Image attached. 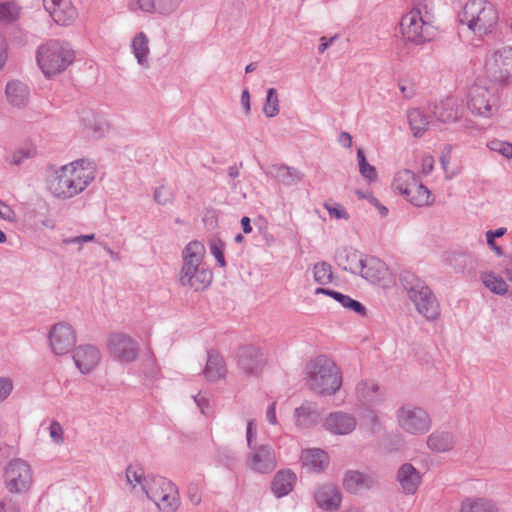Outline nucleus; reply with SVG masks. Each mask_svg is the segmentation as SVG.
Returning a JSON list of instances; mask_svg holds the SVG:
<instances>
[{
  "label": "nucleus",
  "instance_id": "c9c22d12",
  "mask_svg": "<svg viewBox=\"0 0 512 512\" xmlns=\"http://www.w3.org/2000/svg\"><path fill=\"white\" fill-rule=\"evenodd\" d=\"M148 43V38L144 32H139L132 40V53L137 59L138 64L142 67L149 66L148 55L150 53V49Z\"/></svg>",
  "mask_w": 512,
  "mask_h": 512
},
{
  "label": "nucleus",
  "instance_id": "774afa93",
  "mask_svg": "<svg viewBox=\"0 0 512 512\" xmlns=\"http://www.w3.org/2000/svg\"><path fill=\"white\" fill-rule=\"evenodd\" d=\"M369 201L379 210L381 216H386L388 214V209L384 205L380 204L378 199L372 194L369 195Z\"/></svg>",
  "mask_w": 512,
  "mask_h": 512
},
{
  "label": "nucleus",
  "instance_id": "a19ab883",
  "mask_svg": "<svg viewBox=\"0 0 512 512\" xmlns=\"http://www.w3.org/2000/svg\"><path fill=\"white\" fill-rule=\"evenodd\" d=\"M481 279L485 287L497 295H504L508 291V285L503 278L493 272H482Z\"/></svg>",
  "mask_w": 512,
  "mask_h": 512
},
{
  "label": "nucleus",
  "instance_id": "c03bdc74",
  "mask_svg": "<svg viewBox=\"0 0 512 512\" xmlns=\"http://www.w3.org/2000/svg\"><path fill=\"white\" fill-rule=\"evenodd\" d=\"M357 159L359 162L360 174L369 182L376 181L377 172L374 166L370 165L366 160L365 153L362 149L357 150Z\"/></svg>",
  "mask_w": 512,
  "mask_h": 512
},
{
  "label": "nucleus",
  "instance_id": "4d7b16f0",
  "mask_svg": "<svg viewBox=\"0 0 512 512\" xmlns=\"http://www.w3.org/2000/svg\"><path fill=\"white\" fill-rule=\"evenodd\" d=\"M12 390V381L6 377H0V403L3 402L11 394Z\"/></svg>",
  "mask_w": 512,
  "mask_h": 512
},
{
  "label": "nucleus",
  "instance_id": "bf43d9fd",
  "mask_svg": "<svg viewBox=\"0 0 512 512\" xmlns=\"http://www.w3.org/2000/svg\"><path fill=\"white\" fill-rule=\"evenodd\" d=\"M188 497L193 505H199L201 503L202 498L197 485L190 484L188 487Z\"/></svg>",
  "mask_w": 512,
  "mask_h": 512
},
{
  "label": "nucleus",
  "instance_id": "09e8293b",
  "mask_svg": "<svg viewBox=\"0 0 512 512\" xmlns=\"http://www.w3.org/2000/svg\"><path fill=\"white\" fill-rule=\"evenodd\" d=\"M126 478L127 482L135 487V483L141 484L142 487H147L146 478L144 477L143 470L140 467H134L132 465L128 466L126 469Z\"/></svg>",
  "mask_w": 512,
  "mask_h": 512
},
{
  "label": "nucleus",
  "instance_id": "58836bf2",
  "mask_svg": "<svg viewBox=\"0 0 512 512\" xmlns=\"http://www.w3.org/2000/svg\"><path fill=\"white\" fill-rule=\"evenodd\" d=\"M449 263L453 266L456 272H471L477 265L475 257L468 252L452 253L449 257Z\"/></svg>",
  "mask_w": 512,
  "mask_h": 512
},
{
  "label": "nucleus",
  "instance_id": "ea45409f",
  "mask_svg": "<svg viewBox=\"0 0 512 512\" xmlns=\"http://www.w3.org/2000/svg\"><path fill=\"white\" fill-rule=\"evenodd\" d=\"M411 194L406 197V200L417 207L426 206L432 203L431 192L424 186L421 181L418 184L413 183Z\"/></svg>",
  "mask_w": 512,
  "mask_h": 512
},
{
  "label": "nucleus",
  "instance_id": "f03ea898",
  "mask_svg": "<svg viewBox=\"0 0 512 512\" xmlns=\"http://www.w3.org/2000/svg\"><path fill=\"white\" fill-rule=\"evenodd\" d=\"M205 248L199 241L189 242L182 252L183 264L179 274V282L184 287L195 291H203L212 282V271L203 262Z\"/></svg>",
  "mask_w": 512,
  "mask_h": 512
},
{
  "label": "nucleus",
  "instance_id": "9b49d317",
  "mask_svg": "<svg viewBox=\"0 0 512 512\" xmlns=\"http://www.w3.org/2000/svg\"><path fill=\"white\" fill-rule=\"evenodd\" d=\"M397 419L401 428L413 435L424 434L431 428L429 414L422 408L405 405L398 409Z\"/></svg>",
  "mask_w": 512,
  "mask_h": 512
},
{
  "label": "nucleus",
  "instance_id": "7c9ffc66",
  "mask_svg": "<svg viewBox=\"0 0 512 512\" xmlns=\"http://www.w3.org/2000/svg\"><path fill=\"white\" fill-rule=\"evenodd\" d=\"M433 114L440 122H453L459 117V107L455 99L446 98L434 105Z\"/></svg>",
  "mask_w": 512,
  "mask_h": 512
},
{
  "label": "nucleus",
  "instance_id": "5701e85b",
  "mask_svg": "<svg viewBox=\"0 0 512 512\" xmlns=\"http://www.w3.org/2000/svg\"><path fill=\"white\" fill-rule=\"evenodd\" d=\"M363 260L364 258L362 255L351 247L337 249L335 254V261L337 265L352 274L359 273Z\"/></svg>",
  "mask_w": 512,
  "mask_h": 512
},
{
  "label": "nucleus",
  "instance_id": "052dcab7",
  "mask_svg": "<svg viewBox=\"0 0 512 512\" xmlns=\"http://www.w3.org/2000/svg\"><path fill=\"white\" fill-rule=\"evenodd\" d=\"M154 200L160 205H165L170 201L169 194L163 186L155 190Z\"/></svg>",
  "mask_w": 512,
  "mask_h": 512
},
{
  "label": "nucleus",
  "instance_id": "680f3d73",
  "mask_svg": "<svg viewBox=\"0 0 512 512\" xmlns=\"http://www.w3.org/2000/svg\"><path fill=\"white\" fill-rule=\"evenodd\" d=\"M434 168V159L432 156H425L422 159V173L429 175Z\"/></svg>",
  "mask_w": 512,
  "mask_h": 512
},
{
  "label": "nucleus",
  "instance_id": "f8f14e48",
  "mask_svg": "<svg viewBox=\"0 0 512 512\" xmlns=\"http://www.w3.org/2000/svg\"><path fill=\"white\" fill-rule=\"evenodd\" d=\"M32 484L30 466L21 459L9 462L5 469V485L10 493L22 494L29 490Z\"/></svg>",
  "mask_w": 512,
  "mask_h": 512
},
{
  "label": "nucleus",
  "instance_id": "8fccbe9b",
  "mask_svg": "<svg viewBox=\"0 0 512 512\" xmlns=\"http://www.w3.org/2000/svg\"><path fill=\"white\" fill-rule=\"evenodd\" d=\"M80 120L85 128L97 133L101 130L100 124L96 121L93 111L84 109L81 112Z\"/></svg>",
  "mask_w": 512,
  "mask_h": 512
},
{
  "label": "nucleus",
  "instance_id": "7ed1b4c3",
  "mask_svg": "<svg viewBox=\"0 0 512 512\" xmlns=\"http://www.w3.org/2000/svg\"><path fill=\"white\" fill-rule=\"evenodd\" d=\"M307 385L320 395H335L342 386V374L328 357L320 355L307 364Z\"/></svg>",
  "mask_w": 512,
  "mask_h": 512
},
{
  "label": "nucleus",
  "instance_id": "39448f33",
  "mask_svg": "<svg viewBox=\"0 0 512 512\" xmlns=\"http://www.w3.org/2000/svg\"><path fill=\"white\" fill-rule=\"evenodd\" d=\"M75 53L67 42L50 40L37 49V63L45 76L65 71L74 61Z\"/></svg>",
  "mask_w": 512,
  "mask_h": 512
},
{
  "label": "nucleus",
  "instance_id": "f704fd0d",
  "mask_svg": "<svg viewBox=\"0 0 512 512\" xmlns=\"http://www.w3.org/2000/svg\"><path fill=\"white\" fill-rule=\"evenodd\" d=\"M419 177L408 169L397 172L393 180V188L405 198L411 194L412 184H418Z\"/></svg>",
  "mask_w": 512,
  "mask_h": 512
},
{
  "label": "nucleus",
  "instance_id": "ddd939ff",
  "mask_svg": "<svg viewBox=\"0 0 512 512\" xmlns=\"http://www.w3.org/2000/svg\"><path fill=\"white\" fill-rule=\"evenodd\" d=\"M247 455L246 465L255 473L268 474L277 466L274 448L269 444L255 445Z\"/></svg>",
  "mask_w": 512,
  "mask_h": 512
},
{
  "label": "nucleus",
  "instance_id": "412c9836",
  "mask_svg": "<svg viewBox=\"0 0 512 512\" xmlns=\"http://www.w3.org/2000/svg\"><path fill=\"white\" fill-rule=\"evenodd\" d=\"M324 427L332 434L347 435L356 428V419L354 416L341 411L333 412L325 419Z\"/></svg>",
  "mask_w": 512,
  "mask_h": 512
},
{
  "label": "nucleus",
  "instance_id": "c756f323",
  "mask_svg": "<svg viewBox=\"0 0 512 512\" xmlns=\"http://www.w3.org/2000/svg\"><path fill=\"white\" fill-rule=\"evenodd\" d=\"M358 399L367 406H374L381 402L382 393L380 387L374 381L363 380L356 386Z\"/></svg>",
  "mask_w": 512,
  "mask_h": 512
},
{
  "label": "nucleus",
  "instance_id": "1a4fd4ad",
  "mask_svg": "<svg viewBox=\"0 0 512 512\" xmlns=\"http://www.w3.org/2000/svg\"><path fill=\"white\" fill-rule=\"evenodd\" d=\"M147 496L166 512H174L179 506L178 490L176 486L164 477H154L153 484L146 488Z\"/></svg>",
  "mask_w": 512,
  "mask_h": 512
},
{
  "label": "nucleus",
  "instance_id": "20e7f679",
  "mask_svg": "<svg viewBox=\"0 0 512 512\" xmlns=\"http://www.w3.org/2000/svg\"><path fill=\"white\" fill-rule=\"evenodd\" d=\"M499 15L493 3L487 0H469L463 8L459 21L476 36H486L494 30Z\"/></svg>",
  "mask_w": 512,
  "mask_h": 512
},
{
  "label": "nucleus",
  "instance_id": "f257e3e1",
  "mask_svg": "<svg viewBox=\"0 0 512 512\" xmlns=\"http://www.w3.org/2000/svg\"><path fill=\"white\" fill-rule=\"evenodd\" d=\"M84 164L85 160L79 159L61 166L50 175L47 186L51 194L67 200L83 192L95 178L94 172Z\"/></svg>",
  "mask_w": 512,
  "mask_h": 512
},
{
  "label": "nucleus",
  "instance_id": "9d476101",
  "mask_svg": "<svg viewBox=\"0 0 512 512\" xmlns=\"http://www.w3.org/2000/svg\"><path fill=\"white\" fill-rule=\"evenodd\" d=\"M487 77L498 84H506L512 77V47H503L489 57L485 62Z\"/></svg>",
  "mask_w": 512,
  "mask_h": 512
},
{
  "label": "nucleus",
  "instance_id": "4468645a",
  "mask_svg": "<svg viewBox=\"0 0 512 512\" xmlns=\"http://www.w3.org/2000/svg\"><path fill=\"white\" fill-rule=\"evenodd\" d=\"M266 364V359L259 348L244 345L237 352V365L246 376L258 377Z\"/></svg>",
  "mask_w": 512,
  "mask_h": 512
},
{
  "label": "nucleus",
  "instance_id": "473e14b6",
  "mask_svg": "<svg viewBox=\"0 0 512 512\" xmlns=\"http://www.w3.org/2000/svg\"><path fill=\"white\" fill-rule=\"evenodd\" d=\"M454 445L455 438L451 432L435 431L427 438V446L437 453L450 451Z\"/></svg>",
  "mask_w": 512,
  "mask_h": 512
},
{
  "label": "nucleus",
  "instance_id": "de8ad7c7",
  "mask_svg": "<svg viewBox=\"0 0 512 512\" xmlns=\"http://www.w3.org/2000/svg\"><path fill=\"white\" fill-rule=\"evenodd\" d=\"M210 252L215 257L220 267L226 266L224 257L225 243L220 238H214L209 242Z\"/></svg>",
  "mask_w": 512,
  "mask_h": 512
},
{
  "label": "nucleus",
  "instance_id": "cd10ccee",
  "mask_svg": "<svg viewBox=\"0 0 512 512\" xmlns=\"http://www.w3.org/2000/svg\"><path fill=\"white\" fill-rule=\"evenodd\" d=\"M295 482L296 474L294 472L290 469L280 470L271 482V491L277 498L284 497L293 490Z\"/></svg>",
  "mask_w": 512,
  "mask_h": 512
},
{
  "label": "nucleus",
  "instance_id": "6e6552de",
  "mask_svg": "<svg viewBox=\"0 0 512 512\" xmlns=\"http://www.w3.org/2000/svg\"><path fill=\"white\" fill-rule=\"evenodd\" d=\"M400 27L407 44L422 45L433 38V26L424 22L418 10H412L404 15Z\"/></svg>",
  "mask_w": 512,
  "mask_h": 512
},
{
  "label": "nucleus",
  "instance_id": "0eeeda50",
  "mask_svg": "<svg viewBox=\"0 0 512 512\" xmlns=\"http://www.w3.org/2000/svg\"><path fill=\"white\" fill-rule=\"evenodd\" d=\"M496 88L482 82L474 83L467 95V108L479 117H491L497 109Z\"/></svg>",
  "mask_w": 512,
  "mask_h": 512
},
{
  "label": "nucleus",
  "instance_id": "5fc2aeb1",
  "mask_svg": "<svg viewBox=\"0 0 512 512\" xmlns=\"http://www.w3.org/2000/svg\"><path fill=\"white\" fill-rule=\"evenodd\" d=\"M324 207L328 211V213H329V215L331 217H334L336 219H344V220H348L349 219L348 212L346 211V209L341 204H338V203H335V204L325 203Z\"/></svg>",
  "mask_w": 512,
  "mask_h": 512
},
{
  "label": "nucleus",
  "instance_id": "393cba45",
  "mask_svg": "<svg viewBox=\"0 0 512 512\" xmlns=\"http://www.w3.org/2000/svg\"><path fill=\"white\" fill-rule=\"evenodd\" d=\"M321 415L316 403L305 401L294 411L295 424L300 428H310L320 421Z\"/></svg>",
  "mask_w": 512,
  "mask_h": 512
},
{
  "label": "nucleus",
  "instance_id": "c85d7f7f",
  "mask_svg": "<svg viewBox=\"0 0 512 512\" xmlns=\"http://www.w3.org/2000/svg\"><path fill=\"white\" fill-rule=\"evenodd\" d=\"M203 373L206 379L210 382L217 381L225 376V361L215 350H209L207 352V362Z\"/></svg>",
  "mask_w": 512,
  "mask_h": 512
},
{
  "label": "nucleus",
  "instance_id": "dca6fc26",
  "mask_svg": "<svg viewBox=\"0 0 512 512\" xmlns=\"http://www.w3.org/2000/svg\"><path fill=\"white\" fill-rule=\"evenodd\" d=\"M108 348L115 359L121 362H133L138 356V344L123 333H114L109 337Z\"/></svg>",
  "mask_w": 512,
  "mask_h": 512
},
{
  "label": "nucleus",
  "instance_id": "e2e57ef3",
  "mask_svg": "<svg viewBox=\"0 0 512 512\" xmlns=\"http://www.w3.org/2000/svg\"><path fill=\"white\" fill-rule=\"evenodd\" d=\"M7 60V46L4 36L0 33V70L4 67Z\"/></svg>",
  "mask_w": 512,
  "mask_h": 512
},
{
  "label": "nucleus",
  "instance_id": "aec40b11",
  "mask_svg": "<svg viewBox=\"0 0 512 512\" xmlns=\"http://www.w3.org/2000/svg\"><path fill=\"white\" fill-rule=\"evenodd\" d=\"M100 359L99 350L89 344L78 346L73 354L75 365L83 374L91 372L98 365Z\"/></svg>",
  "mask_w": 512,
  "mask_h": 512
},
{
  "label": "nucleus",
  "instance_id": "e433bc0d",
  "mask_svg": "<svg viewBox=\"0 0 512 512\" xmlns=\"http://www.w3.org/2000/svg\"><path fill=\"white\" fill-rule=\"evenodd\" d=\"M460 512H498V508L490 499L466 498L461 503Z\"/></svg>",
  "mask_w": 512,
  "mask_h": 512
},
{
  "label": "nucleus",
  "instance_id": "b1692460",
  "mask_svg": "<svg viewBox=\"0 0 512 512\" xmlns=\"http://www.w3.org/2000/svg\"><path fill=\"white\" fill-rule=\"evenodd\" d=\"M397 480L405 494H414L420 483L421 476L419 471L410 463L400 466L397 472Z\"/></svg>",
  "mask_w": 512,
  "mask_h": 512
},
{
  "label": "nucleus",
  "instance_id": "423d86ee",
  "mask_svg": "<svg viewBox=\"0 0 512 512\" xmlns=\"http://www.w3.org/2000/svg\"><path fill=\"white\" fill-rule=\"evenodd\" d=\"M400 280L418 313L428 321L438 319L440 305L430 287L416 275L410 273L402 275Z\"/></svg>",
  "mask_w": 512,
  "mask_h": 512
},
{
  "label": "nucleus",
  "instance_id": "69168bd1",
  "mask_svg": "<svg viewBox=\"0 0 512 512\" xmlns=\"http://www.w3.org/2000/svg\"><path fill=\"white\" fill-rule=\"evenodd\" d=\"M338 142L344 148H350L352 146V137L348 132H341L338 136Z\"/></svg>",
  "mask_w": 512,
  "mask_h": 512
},
{
  "label": "nucleus",
  "instance_id": "0e129e2a",
  "mask_svg": "<svg viewBox=\"0 0 512 512\" xmlns=\"http://www.w3.org/2000/svg\"><path fill=\"white\" fill-rule=\"evenodd\" d=\"M266 418H267V421L272 424V425H275L277 424V418H276V402H273L271 403L268 408H267V411H266Z\"/></svg>",
  "mask_w": 512,
  "mask_h": 512
},
{
  "label": "nucleus",
  "instance_id": "bb28decb",
  "mask_svg": "<svg viewBox=\"0 0 512 512\" xmlns=\"http://www.w3.org/2000/svg\"><path fill=\"white\" fill-rule=\"evenodd\" d=\"M266 174L275 177L285 186L296 185L301 182L304 177V174L300 170L285 164L272 165Z\"/></svg>",
  "mask_w": 512,
  "mask_h": 512
},
{
  "label": "nucleus",
  "instance_id": "a878e982",
  "mask_svg": "<svg viewBox=\"0 0 512 512\" xmlns=\"http://www.w3.org/2000/svg\"><path fill=\"white\" fill-rule=\"evenodd\" d=\"M358 274L370 282L378 283L385 278L387 274L386 264L377 257H366L361 264Z\"/></svg>",
  "mask_w": 512,
  "mask_h": 512
},
{
  "label": "nucleus",
  "instance_id": "3c124183",
  "mask_svg": "<svg viewBox=\"0 0 512 512\" xmlns=\"http://www.w3.org/2000/svg\"><path fill=\"white\" fill-rule=\"evenodd\" d=\"M490 150L495 151L510 159L512 158V144L501 140H492L488 143Z\"/></svg>",
  "mask_w": 512,
  "mask_h": 512
},
{
  "label": "nucleus",
  "instance_id": "4c0bfd02",
  "mask_svg": "<svg viewBox=\"0 0 512 512\" xmlns=\"http://www.w3.org/2000/svg\"><path fill=\"white\" fill-rule=\"evenodd\" d=\"M410 129L414 137H422L429 126L428 116L420 109H411L407 114Z\"/></svg>",
  "mask_w": 512,
  "mask_h": 512
},
{
  "label": "nucleus",
  "instance_id": "37998d69",
  "mask_svg": "<svg viewBox=\"0 0 512 512\" xmlns=\"http://www.w3.org/2000/svg\"><path fill=\"white\" fill-rule=\"evenodd\" d=\"M314 280L320 285H327L333 280L332 267L329 263L322 261L314 265Z\"/></svg>",
  "mask_w": 512,
  "mask_h": 512
},
{
  "label": "nucleus",
  "instance_id": "6ab92c4d",
  "mask_svg": "<svg viewBox=\"0 0 512 512\" xmlns=\"http://www.w3.org/2000/svg\"><path fill=\"white\" fill-rule=\"evenodd\" d=\"M314 499L321 509L337 511L340 508L342 495L333 483L319 485L314 493Z\"/></svg>",
  "mask_w": 512,
  "mask_h": 512
},
{
  "label": "nucleus",
  "instance_id": "2f4dec72",
  "mask_svg": "<svg viewBox=\"0 0 512 512\" xmlns=\"http://www.w3.org/2000/svg\"><path fill=\"white\" fill-rule=\"evenodd\" d=\"M301 461L303 466L307 467L309 470L320 472L327 466L328 456L321 449H307L302 451Z\"/></svg>",
  "mask_w": 512,
  "mask_h": 512
},
{
  "label": "nucleus",
  "instance_id": "864d4df0",
  "mask_svg": "<svg viewBox=\"0 0 512 512\" xmlns=\"http://www.w3.org/2000/svg\"><path fill=\"white\" fill-rule=\"evenodd\" d=\"M0 512H20L18 497L7 495L0 501Z\"/></svg>",
  "mask_w": 512,
  "mask_h": 512
},
{
  "label": "nucleus",
  "instance_id": "a211bd4d",
  "mask_svg": "<svg viewBox=\"0 0 512 512\" xmlns=\"http://www.w3.org/2000/svg\"><path fill=\"white\" fill-rule=\"evenodd\" d=\"M45 10L52 19L59 25L68 26L72 24L78 12L72 0H42Z\"/></svg>",
  "mask_w": 512,
  "mask_h": 512
},
{
  "label": "nucleus",
  "instance_id": "4be33fe9",
  "mask_svg": "<svg viewBox=\"0 0 512 512\" xmlns=\"http://www.w3.org/2000/svg\"><path fill=\"white\" fill-rule=\"evenodd\" d=\"M376 481L373 476L357 470H348L344 474L343 487L352 494H357L363 490H369L374 487Z\"/></svg>",
  "mask_w": 512,
  "mask_h": 512
},
{
  "label": "nucleus",
  "instance_id": "6e6d98bb",
  "mask_svg": "<svg viewBox=\"0 0 512 512\" xmlns=\"http://www.w3.org/2000/svg\"><path fill=\"white\" fill-rule=\"evenodd\" d=\"M63 433L64 431L61 424L58 421L53 420L49 427V434L53 442L58 445L62 444L64 442Z\"/></svg>",
  "mask_w": 512,
  "mask_h": 512
},
{
  "label": "nucleus",
  "instance_id": "603ef678",
  "mask_svg": "<svg viewBox=\"0 0 512 512\" xmlns=\"http://www.w3.org/2000/svg\"><path fill=\"white\" fill-rule=\"evenodd\" d=\"M35 154L34 150H31V149H19V150H16L14 151L8 158H7V161L12 164V165H16V166H19L21 165L24 160L26 159H29L31 157H33Z\"/></svg>",
  "mask_w": 512,
  "mask_h": 512
},
{
  "label": "nucleus",
  "instance_id": "f3484780",
  "mask_svg": "<svg viewBox=\"0 0 512 512\" xmlns=\"http://www.w3.org/2000/svg\"><path fill=\"white\" fill-rule=\"evenodd\" d=\"M183 0H131L128 8L132 12L141 10L148 14L170 16L178 11Z\"/></svg>",
  "mask_w": 512,
  "mask_h": 512
},
{
  "label": "nucleus",
  "instance_id": "338daca9",
  "mask_svg": "<svg viewBox=\"0 0 512 512\" xmlns=\"http://www.w3.org/2000/svg\"><path fill=\"white\" fill-rule=\"evenodd\" d=\"M241 104L246 114L250 112V94L247 89H244L241 95Z\"/></svg>",
  "mask_w": 512,
  "mask_h": 512
},
{
  "label": "nucleus",
  "instance_id": "a18cd8bd",
  "mask_svg": "<svg viewBox=\"0 0 512 512\" xmlns=\"http://www.w3.org/2000/svg\"><path fill=\"white\" fill-rule=\"evenodd\" d=\"M264 114L269 117H275L279 113V100L277 91L275 88H269L267 90L266 101L263 106Z\"/></svg>",
  "mask_w": 512,
  "mask_h": 512
},
{
  "label": "nucleus",
  "instance_id": "79ce46f5",
  "mask_svg": "<svg viewBox=\"0 0 512 512\" xmlns=\"http://www.w3.org/2000/svg\"><path fill=\"white\" fill-rule=\"evenodd\" d=\"M333 299L340 303L344 308L353 311L359 316L366 315L367 310L365 306L361 302L352 299L348 295L337 291V293H333Z\"/></svg>",
  "mask_w": 512,
  "mask_h": 512
},
{
  "label": "nucleus",
  "instance_id": "13d9d810",
  "mask_svg": "<svg viewBox=\"0 0 512 512\" xmlns=\"http://www.w3.org/2000/svg\"><path fill=\"white\" fill-rule=\"evenodd\" d=\"M0 218L9 222L16 221L15 212L0 199Z\"/></svg>",
  "mask_w": 512,
  "mask_h": 512
},
{
  "label": "nucleus",
  "instance_id": "2eb2a0df",
  "mask_svg": "<svg viewBox=\"0 0 512 512\" xmlns=\"http://www.w3.org/2000/svg\"><path fill=\"white\" fill-rule=\"evenodd\" d=\"M49 342L56 355L70 352L76 343V335L72 326L65 322L55 324L49 332Z\"/></svg>",
  "mask_w": 512,
  "mask_h": 512
},
{
  "label": "nucleus",
  "instance_id": "49530a36",
  "mask_svg": "<svg viewBox=\"0 0 512 512\" xmlns=\"http://www.w3.org/2000/svg\"><path fill=\"white\" fill-rule=\"evenodd\" d=\"M19 14V7L14 2L0 3V21L11 22L14 21Z\"/></svg>",
  "mask_w": 512,
  "mask_h": 512
},
{
  "label": "nucleus",
  "instance_id": "72a5a7b5",
  "mask_svg": "<svg viewBox=\"0 0 512 512\" xmlns=\"http://www.w3.org/2000/svg\"><path fill=\"white\" fill-rule=\"evenodd\" d=\"M5 93L9 103L17 107L25 105L29 95L26 84L18 80L8 82Z\"/></svg>",
  "mask_w": 512,
  "mask_h": 512
}]
</instances>
